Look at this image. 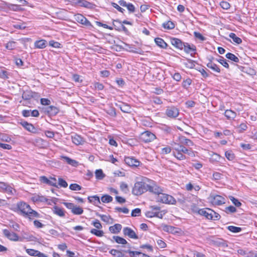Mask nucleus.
I'll return each instance as SVG.
<instances>
[{"label": "nucleus", "instance_id": "nucleus-6", "mask_svg": "<svg viewBox=\"0 0 257 257\" xmlns=\"http://www.w3.org/2000/svg\"><path fill=\"white\" fill-rule=\"evenodd\" d=\"M156 138V136L152 132L146 131L141 134L140 139L145 143H149L154 141Z\"/></svg>", "mask_w": 257, "mask_h": 257}, {"label": "nucleus", "instance_id": "nucleus-64", "mask_svg": "<svg viewBox=\"0 0 257 257\" xmlns=\"http://www.w3.org/2000/svg\"><path fill=\"white\" fill-rule=\"evenodd\" d=\"M171 152V148L169 146L163 148L161 149V154L166 155L170 153Z\"/></svg>", "mask_w": 257, "mask_h": 257}, {"label": "nucleus", "instance_id": "nucleus-56", "mask_svg": "<svg viewBox=\"0 0 257 257\" xmlns=\"http://www.w3.org/2000/svg\"><path fill=\"white\" fill-rule=\"evenodd\" d=\"M70 189L74 191H79L81 189V187L77 184H71L69 186Z\"/></svg>", "mask_w": 257, "mask_h": 257}, {"label": "nucleus", "instance_id": "nucleus-10", "mask_svg": "<svg viewBox=\"0 0 257 257\" xmlns=\"http://www.w3.org/2000/svg\"><path fill=\"white\" fill-rule=\"evenodd\" d=\"M40 181L44 184L49 185L50 186H52L53 187H55L56 188H59L57 183V179L55 177H50L49 179L47 178L45 176H43L40 177Z\"/></svg>", "mask_w": 257, "mask_h": 257}, {"label": "nucleus", "instance_id": "nucleus-11", "mask_svg": "<svg viewBox=\"0 0 257 257\" xmlns=\"http://www.w3.org/2000/svg\"><path fill=\"white\" fill-rule=\"evenodd\" d=\"M150 182H151L149 184V191L156 194L157 196H158L160 193L163 192V190L160 187L154 184L152 181L151 180Z\"/></svg>", "mask_w": 257, "mask_h": 257}, {"label": "nucleus", "instance_id": "nucleus-59", "mask_svg": "<svg viewBox=\"0 0 257 257\" xmlns=\"http://www.w3.org/2000/svg\"><path fill=\"white\" fill-rule=\"evenodd\" d=\"M119 24H122L120 21L119 20H113V26L115 29V30L120 31V27L119 26Z\"/></svg>", "mask_w": 257, "mask_h": 257}, {"label": "nucleus", "instance_id": "nucleus-7", "mask_svg": "<svg viewBox=\"0 0 257 257\" xmlns=\"http://www.w3.org/2000/svg\"><path fill=\"white\" fill-rule=\"evenodd\" d=\"M165 114L169 118H175L179 114V110L174 106L167 107L165 111Z\"/></svg>", "mask_w": 257, "mask_h": 257}, {"label": "nucleus", "instance_id": "nucleus-57", "mask_svg": "<svg viewBox=\"0 0 257 257\" xmlns=\"http://www.w3.org/2000/svg\"><path fill=\"white\" fill-rule=\"evenodd\" d=\"M225 211L227 213H234L236 211V209L235 207H234L233 206H229L226 207L225 208Z\"/></svg>", "mask_w": 257, "mask_h": 257}, {"label": "nucleus", "instance_id": "nucleus-47", "mask_svg": "<svg viewBox=\"0 0 257 257\" xmlns=\"http://www.w3.org/2000/svg\"><path fill=\"white\" fill-rule=\"evenodd\" d=\"M33 201H36V202H46L47 201V199L43 196H40V195H37V196H34L33 197Z\"/></svg>", "mask_w": 257, "mask_h": 257}, {"label": "nucleus", "instance_id": "nucleus-54", "mask_svg": "<svg viewBox=\"0 0 257 257\" xmlns=\"http://www.w3.org/2000/svg\"><path fill=\"white\" fill-rule=\"evenodd\" d=\"M220 7L224 10H227L230 8V5L226 1H222L220 3Z\"/></svg>", "mask_w": 257, "mask_h": 257}, {"label": "nucleus", "instance_id": "nucleus-51", "mask_svg": "<svg viewBox=\"0 0 257 257\" xmlns=\"http://www.w3.org/2000/svg\"><path fill=\"white\" fill-rule=\"evenodd\" d=\"M57 185L59 187L66 188L68 186L66 181L61 178H58V184Z\"/></svg>", "mask_w": 257, "mask_h": 257}, {"label": "nucleus", "instance_id": "nucleus-1", "mask_svg": "<svg viewBox=\"0 0 257 257\" xmlns=\"http://www.w3.org/2000/svg\"><path fill=\"white\" fill-rule=\"evenodd\" d=\"M17 209L19 213L25 218L32 220L34 218L40 217V214L33 210L26 202L20 201L17 203Z\"/></svg>", "mask_w": 257, "mask_h": 257}, {"label": "nucleus", "instance_id": "nucleus-40", "mask_svg": "<svg viewBox=\"0 0 257 257\" xmlns=\"http://www.w3.org/2000/svg\"><path fill=\"white\" fill-rule=\"evenodd\" d=\"M113 238L118 244H125L127 243L125 239L118 236H113Z\"/></svg>", "mask_w": 257, "mask_h": 257}, {"label": "nucleus", "instance_id": "nucleus-58", "mask_svg": "<svg viewBox=\"0 0 257 257\" xmlns=\"http://www.w3.org/2000/svg\"><path fill=\"white\" fill-rule=\"evenodd\" d=\"M194 36L196 38L198 39L199 40H201V41H204L206 40L205 37H204L201 33H200L199 32H194Z\"/></svg>", "mask_w": 257, "mask_h": 257}, {"label": "nucleus", "instance_id": "nucleus-35", "mask_svg": "<svg viewBox=\"0 0 257 257\" xmlns=\"http://www.w3.org/2000/svg\"><path fill=\"white\" fill-rule=\"evenodd\" d=\"M229 36L232 39V41L234 43L237 44H240L242 43V40L240 38L238 37L235 34L233 33H230L229 35Z\"/></svg>", "mask_w": 257, "mask_h": 257}, {"label": "nucleus", "instance_id": "nucleus-13", "mask_svg": "<svg viewBox=\"0 0 257 257\" xmlns=\"http://www.w3.org/2000/svg\"><path fill=\"white\" fill-rule=\"evenodd\" d=\"M118 3L120 6L125 7L130 14L134 13L136 12L135 7L131 3H127L124 0H120Z\"/></svg>", "mask_w": 257, "mask_h": 257}, {"label": "nucleus", "instance_id": "nucleus-39", "mask_svg": "<svg viewBox=\"0 0 257 257\" xmlns=\"http://www.w3.org/2000/svg\"><path fill=\"white\" fill-rule=\"evenodd\" d=\"M95 177L97 180H102L105 177V174L103 173L101 169H98L95 172Z\"/></svg>", "mask_w": 257, "mask_h": 257}, {"label": "nucleus", "instance_id": "nucleus-18", "mask_svg": "<svg viewBox=\"0 0 257 257\" xmlns=\"http://www.w3.org/2000/svg\"><path fill=\"white\" fill-rule=\"evenodd\" d=\"M20 124H21L27 131H29V132L33 133H37V129L32 124L26 121H21L20 122Z\"/></svg>", "mask_w": 257, "mask_h": 257}, {"label": "nucleus", "instance_id": "nucleus-19", "mask_svg": "<svg viewBox=\"0 0 257 257\" xmlns=\"http://www.w3.org/2000/svg\"><path fill=\"white\" fill-rule=\"evenodd\" d=\"M22 114L24 117H29L30 116L33 117H38L39 116V111L37 109L33 110H23L22 112Z\"/></svg>", "mask_w": 257, "mask_h": 257}, {"label": "nucleus", "instance_id": "nucleus-48", "mask_svg": "<svg viewBox=\"0 0 257 257\" xmlns=\"http://www.w3.org/2000/svg\"><path fill=\"white\" fill-rule=\"evenodd\" d=\"M209 212H211V216H210V219L217 220L220 218V215L212 210H210Z\"/></svg>", "mask_w": 257, "mask_h": 257}, {"label": "nucleus", "instance_id": "nucleus-9", "mask_svg": "<svg viewBox=\"0 0 257 257\" xmlns=\"http://www.w3.org/2000/svg\"><path fill=\"white\" fill-rule=\"evenodd\" d=\"M64 205L68 209H70L74 214L80 215L83 212V210L81 207L77 206L73 203L65 202L64 203Z\"/></svg>", "mask_w": 257, "mask_h": 257}, {"label": "nucleus", "instance_id": "nucleus-30", "mask_svg": "<svg viewBox=\"0 0 257 257\" xmlns=\"http://www.w3.org/2000/svg\"><path fill=\"white\" fill-rule=\"evenodd\" d=\"M88 200L90 203L95 205H98L100 203L99 197L97 195L89 196L88 197Z\"/></svg>", "mask_w": 257, "mask_h": 257}, {"label": "nucleus", "instance_id": "nucleus-16", "mask_svg": "<svg viewBox=\"0 0 257 257\" xmlns=\"http://www.w3.org/2000/svg\"><path fill=\"white\" fill-rule=\"evenodd\" d=\"M75 19L79 23L84 25L86 26H91L90 22L82 15L77 14L75 15Z\"/></svg>", "mask_w": 257, "mask_h": 257}, {"label": "nucleus", "instance_id": "nucleus-37", "mask_svg": "<svg viewBox=\"0 0 257 257\" xmlns=\"http://www.w3.org/2000/svg\"><path fill=\"white\" fill-rule=\"evenodd\" d=\"M26 251L29 255L37 257H38L39 253L40 252L39 250L31 248L26 249Z\"/></svg>", "mask_w": 257, "mask_h": 257}, {"label": "nucleus", "instance_id": "nucleus-29", "mask_svg": "<svg viewBox=\"0 0 257 257\" xmlns=\"http://www.w3.org/2000/svg\"><path fill=\"white\" fill-rule=\"evenodd\" d=\"M210 209H208L207 210L205 209H200L197 212L198 213L201 215L205 216L206 218L210 219V216H211V212H209Z\"/></svg>", "mask_w": 257, "mask_h": 257}, {"label": "nucleus", "instance_id": "nucleus-61", "mask_svg": "<svg viewBox=\"0 0 257 257\" xmlns=\"http://www.w3.org/2000/svg\"><path fill=\"white\" fill-rule=\"evenodd\" d=\"M112 6L115 8L118 11L121 13H124L125 10L120 7L118 4L115 3H111Z\"/></svg>", "mask_w": 257, "mask_h": 257}, {"label": "nucleus", "instance_id": "nucleus-25", "mask_svg": "<svg viewBox=\"0 0 257 257\" xmlns=\"http://www.w3.org/2000/svg\"><path fill=\"white\" fill-rule=\"evenodd\" d=\"M52 211L54 214L60 217L65 216V211L63 208H61L57 206H55L53 208Z\"/></svg>", "mask_w": 257, "mask_h": 257}, {"label": "nucleus", "instance_id": "nucleus-34", "mask_svg": "<svg viewBox=\"0 0 257 257\" xmlns=\"http://www.w3.org/2000/svg\"><path fill=\"white\" fill-rule=\"evenodd\" d=\"M181 142L184 145L188 147H192L194 145V143L191 140L188 139L184 137H182L181 138Z\"/></svg>", "mask_w": 257, "mask_h": 257}, {"label": "nucleus", "instance_id": "nucleus-21", "mask_svg": "<svg viewBox=\"0 0 257 257\" xmlns=\"http://www.w3.org/2000/svg\"><path fill=\"white\" fill-rule=\"evenodd\" d=\"M170 40L171 44L176 48L180 50H182L183 49L184 43L180 39L176 38H172Z\"/></svg>", "mask_w": 257, "mask_h": 257}, {"label": "nucleus", "instance_id": "nucleus-44", "mask_svg": "<svg viewBox=\"0 0 257 257\" xmlns=\"http://www.w3.org/2000/svg\"><path fill=\"white\" fill-rule=\"evenodd\" d=\"M90 233L98 237H101L104 234V232L102 230H97L94 228L91 229Z\"/></svg>", "mask_w": 257, "mask_h": 257}, {"label": "nucleus", "instance_id": "nucleus-36", "mask_svg": "<svg viewBox=\"0 0 257 257\" xmlns=\"http://www.w3.org/2000/svg\"><path fill=\"white\" fill-rule=\"evenodd\" d=\"M226 57L236 63H238L239 62V59L236 57L234 54L231 53H228L225 55Z\"/></svg>", "mask_w": 257, "mask_h": 257}, {"label": "nucleus", "instance_id": "nucleus-46", "mask_svg": "<svg viewBox=\"0 0 257 257\" xmlns=\"http://www.w3.org/2000/svg\"><path fill=\"white\" fill-rule=\"evenodd\" d=\"M226 158L229 161H232L235 158V155L231 151H227L225 153Z\"/></svg>", "mask_w": 257, "mask_h": 257}, {"label": "nucleus", "instance_id": "nucleus-52", "mask_svg": "<svg viewBox=\"0 0 257 257\" xmlns=\"http://www.w3.org/2000/svg\"><path fill=\"white\" fill-rule=\"evenodd\" d=\"M191 79L190 78H187L186 80H183L182 82V87L185 89H187L191 85Z\"/></svg>", "mask_w": 257, "mask_h": 257}, {"label": "nucleus", "instance_id": "nucleus-38", "mask_svg": "<svg viewBox=\"0 0 257 257\" xmlns=\"http://www.w3.org/2000/svg\"><path fill=\"white\" fill-rule=\"evenodd\" d=\"M109 253L115 257H123L124 254L122 253L120 251L112 249L109 251Z\"/></svg>", "mask_w": 257, "mask_h": 257}, {"label": "nucleus", "instance_id": "nucleus-60", "mask_svg": "<svg viewBox=\"0 0 257 257\" xmlns=\"http://www.w3.org/2000/svg\"><path fill=\"white\" fill-rule=\"evenodd\" d=\"M0 77L3 79L8 78V73L6 70L0 68Z\"/></svg>", "mask_w": 257, "mask_h": 257}, {"label": "nucleus", "instance_id": "nucleus-4", "mask_svg": "<svg viewBox=\"0 0 257 257\" xmlns=\"http://www.w3.org/2000/svg\"><path fill=\"white\" fill-rule=\"evenodd\" d=\"M156 201L165 204H175L176 201L171 195L164 193L163 192L160 193L156 197Z\"/></svg>", "mask_w": 257, "mask_h": 257}, {"label": "nucleus", "instance_id": "nucleus-5", "mask_svg": "<svg viewBox=\"0 0 257 257\" xmlns=\"http://www.w3.org/2000/svg\"><path fill=\"white\" fill-rule=\"evenodd\" d=\"M208 199L214 205H221L225 203V198L219 195L211 194Z\"/></svg>", "mask_w": 257, "mask_h": 257}, {"label": "nucleus", "instance_id": "nucleus-17", "mask_svg": "<svg viewBox=\"0 0 257 257\" xmlns=\"http://www.w3.org/2000/svg\"><path fill=\"white\" fill-rule=\"evenodd\" d=\"M71 140L72 142L77 146L82 145L85 142L84 138L76 134L71 136Z\"/></svg>", "mask_w": 257, "mask_h": 257}, {"label": "nucleus", "instance_id": "nucleus-15", "mask_svg": "<svg viewBox=\"0 0 257 257\" xmlns=\"http://www.w3.org/2000/svg\"><path fill=\"white\" fill-rule=\"evenodd\" d=\"M44 111L49 116H54L59 112V109L56 106L51 105L45 107Z\"/></svg>", "mask_w": 257, "mask_h": 257}, {"label": "nucleus", "instance_id": "nucleus-26", "mask_svg": "<svg viewBox=\"0 0 257 257\" xmlns=\"http://www.w3.org/2000/svg\"><path fill=\"white\" fill-rule=\"evenodd\" d=\"M155 42L156 45L161 48L166 49L168 46L167 44L161 38H155Z\"/></svg>", "mask_w": 257, "mask_h": 257}, {"label": "nucleus", "instance_id": "nucleus-24", "mask_svg": "<svg viewBox=\"0 0 257 257\" xmlns=\"http://www.w3.org/2000/svg\"><path fill=\"white\" fill-rule=\"evenodd\" d=\"M46 46L47 41L43 39L36 41L34 43L35 48L37 49H44Z\"/></svg>", "mask_w": 257, "mask_h": 257}, {"label": "nucleus", "instance_id": "nucleus-55", "mask_svg": "<svg viewBox=\"0 0 257 257\" xmlns=\"http://www.w3.org/2000/svg\"><path fill=\"white\" fill-rule=\"evenodd\" d=\"M49 45L52 47L56 48H60L61 47V44L58 42L51 40L49 41Z\"/></svg>", "mask_w": 257, "mask_h": 257}, {"label": "nucleus", "instance_id": "nucleus-49", "mask_svg": "<svg viewBox=\"0 0 257 257\" xmlns=\"http://www.w3.org/2000/svg\"><path fill=\"white\" fill-rule=\"evenodd\" d=\"M217 61L219 62L221 65H222L224 67L226 68H229V65L226 62V59H225L223 57L220 56L218 59H217Z\"/></svg>", "mask_w": 257, "mask_h": 257}, {"label": "nucleus", "instance_id": "nucleus-32", "mask_svg": "<svg viewBox=\"0 0 257 257\" xmlns=\"http://www.w3.org/2000/svg\"><path fill=\"white\" fill-rule=\"evenodd\" d=\"M77 3L81 7H83L86 8H90L92 7V4L85 0H77Z\"/></svg>", "mask_w": 257, "mask_h": 257}, {"label": "nucleus", "instance_id": "nucleus-63", "mask_svg": "<svg viewBox=\"0 0 257 257\" xmlns=\"http://www.w3.org/2000/svg\"><path fill=\"white\" fill-rule=\"evenodd\" d=\"M222 175L218 172H214L213 174L212 179L216 181L219 180L221 179Z\"/></svg>", "mask_w": 257, "mask_h": 257}, {"label": "nucleus", "instance_id": "nucleus-33", "mask_svg": "<svg viewBox=\"0 0 257 257\" xmlns=\"http://www.w3.org/2000/svg\"><path fill=\"white\" fill-rule=\"evenodd\" d=\"M7 8L9 10L15 12H19L22 10L20 5L12 4H8L7 5Z\"/></svg>", "mask_w": 257, "mask_h": 257}, {"label": "nucleus", "instance_id": "nucleus-62", "mask_svg": "<svg viewBox=\"0 0 257 257\" xmlns=\"http://www.w3.org/2000/svg\"><path fill=\"white\" fill-rule=\"evenodd\" d=\"M141 210L140 208H136L132 210L131 215L133 217L139 216L140 215Z\"/></svg>", "mask_w": 257, "mask_h": 257}, {"label": "nucleus", "instance_id": "nucleus-23", "mask_svg": "<svg viewBox=\"0 0 257 257\" xmlns=\"http://www.w3.org/2000/svg\"><path fill=\"white\" fill-rule=\"evenodd\" d=\"M224 114L228 120H233L236 116V113L231 109L226 110Z\"/></svg>", "mask_w": 257, "mask_h": 257}, {"label": "nucleus", "instance_id": "nucleus-43", "mask_svg": "<svg viewBox=\"0 0 257 257\" xmlns=\"http://www.w3.org/2000/svg\"><path fill=\"white\" fill-rule=\"evenodd\" d=\"M119 108L122 112L125 113H130L131 112V107L128 105L125 104L119 105Z\"/></svg>", "mask_w": 257, "mask_h": 257}, {"label": "nucleus", "instance_id": "nucleus-14", "mask_svg": "<svg viewBox=\"0 0 257 257\" xmlns=\"http://www.w3.org/2000/svg\"><path fill=\"white\" fill-rule=\"evenodd\" d=\"M4 235L9 239L12 241H18L19 240L18 235L13 232H11L8 229H4L3 230Z\"/></svg>", "mask_w": 257, "mask_h": 257}, {"label": "nucleus", "instance_id": "nucleus-2", "mask_svg": "<svg viewBox=\"0 0 257 257\" xmlns=\"http://www.w3.org/2000/svg\"><path fill=\"white\" fill-rule=\"evenodd\" d=\"M185 154L189 156L194 157L195 156L193 151L185 147L184 145L177 144L173 148V155L178 160H184L186 159Z\"/></svg>", "mask_w": 257, "mask_h": 257}, {"label": "nucleus", "instance_id": "nucleus-3", "mask_svg": "<svg viewBox=\"0 0 257 257\" xmlns=\"http://www.w3.org/2000/svg\"><path fill=\"white\" fill-rule=\"evenodd\" d=\"M151 180L147 178H144L142 181H138L135 183L132 190V193L137 196H139L148 191L149 184Z\"/></svg>", "mask_w": 257, "mask_h": 257}, {"label": "nucleus", "instance_id": "nucleus-53", "mask_svg": "<svg viewBox=\"0 0 257 257\" xmlns=\"http://www.w3.org/2000/svg\"><path fill=\"white\" fill-rule=\"evenodd\" d=\"M229 198L231 201L232 203L236 207H239L241 206V203L239 201V200L237 199L234 198L232 196H229Z\"/></svg>", "mask_w": 257, "mask_h": 257}, {"label": "nucleus", "instance_id": "nucleus-8", "mask_svg": "<svg viewBox=\"0 0 257 257\" xmlns=\"http://www.w3.org/2000/svg\"><path fill=\"white\" fill-rule=\"evenodd\" d=\"M0 191L5 192L9 195H14L16 194V190L11 186L4 182H0Z\"/></svg>", "mask_w": 257, "mask_h": 257}, {"label": "nucleus", "instance_id": "nucleus-41", "mask_svg": "<svg viewBox=\"0 0 257 257\" xmlns=\"http://www.w3.org/2000/svg\"><path fill=\"white\" fill-rule=\"evenodd\" d=\"M128 252L131 257H144L145 253L140 251L128 250Z\"/></svg>", "mask_w": 257, "mask_h": 257}, {"label": "nucleus", "instance_id": "nucleus-27", "mask_svg": "<svg viewBox=\"0 0 257 257\" xmlns=\"http://www.w3.org/2000/svg\"><path fill=\"white\" fill-rule=\"evenodd\" d=\"M122 228V226L120 224H115L113 226L109 227V231L112 233H117L120 232Z\"/></svg>", "mask_w": 257, "mask_h": 257}, {"label": "nucleus", "instance_id": "nucleus-31", "mask_svg": "<svg viewBox=\"0 0 257 257\" xmlns=\"http://www.w3.org/2000/svg\"><path fill=\"white\" fill-rule=\"evenodd\" d=\"M17 46V43L15 41H11L5 44L6 49L9 50H14Z\"/></svg>", "mask_w": 257, "mask_h": 257}, {"label": "nucleus", "instance_id": "nucleus-28", "mask_svg": "<svg viewBox=\"0 0 257 257\" xmlns=\"http://www.w3.org/2000/svg\"><path fill=\"white\" fill-rule=\"evenodd\" d=\"M207 66L215 72L217 73L220 72V69L219 67L216 64L213 63L211 60H209V62L207 64Z\"/></svg>", "mask_w": 257, "mask_h": 257}, {"label": "nucleus", "instance_id": "nucleus-50", "mask_svg": "<svg viewBox=\"0 0 257 257\" xmlns=\"http://www.w3.org/2000/svg\"><path fill=\"white\" fill-rule=\"evenodd\" d=\"M101 201L103 203H109L112 201V197L108 195H105L101 197Z\"/></svg>", "mask_w": 257, "mask_h": 257}, {"label": "nucleus", "instance_id": "nucleus-12", "mask_svg": "<svg viewBox=\"0 0 257 257\" xmlns=\"http://www.w3.org/2000/svg\"><path fill=\"white\" fill-rule=\"evenodd\" d=\"M123 233L124 236H127L128 237L137 239L139 238L138 236L134 230L128 227H125L123 228Z\"/></svg>", "mask_w": 257, "mask_h": 257}, {"label": "nucleus", "instance_id": "nucleus-45", "mask_svg": "<svg viewBox=\"0 0 257 257\" xmlns=\"http://www.w3.org/2000/svg\"><path fill=\"white\" fill-rule=\"evenodd\" d=\"M227 228L229 231L233 233H238L241 231V228L239 227L230 225L227 226Z\"/></svg>", "mask_w": 257, "mask_h": 257}, {"label": "nucleus", "instance_id": "nucleus-42", "mask_svg": "<svg viewBox=\"0 0 257 257\" xmlns=\"http://www.w3.org/2000/svg\"><path fill=\"white\" fill-rule=\"evenodd\" d=\"M163 27L165 29L171 30L175 28V24L172 21H168L163 23Z\"/></svg>", "mask_w": 257, "mask_h": 257}, {"label": "nucleus", "instance_id": "nucleus-22", "mask_svg": "<svg viewBox=\"0 0 257 257\" xmlns=\"http://www.w3.org/2000/svg\"><path fill=\"white\" fill-rule=\"evenodd\" d=\"M184 46H183V49L184 51L187 53H190L191 55H192V53H195V51H196V48L195 45L192 44L190 45L188 43H184Z\"/></svg>", "mask_w": 257, "mask_h": 257}, {"label": "nucleus", "instance_id": "nucleus-20", "mask_svg": "<svg viewBox=\"0 0 257 257\" xmlns=\"http://www.w3.org/2000/svg\"><path fill=\"white\" fill-rule=\"evenodd\" d=\"M125 163L130 166L138 167L140 162L138 160L130 157H125L124 159Z\"/></svg>", "mask_w": 257, "mask_h": 257}]
</instances>
